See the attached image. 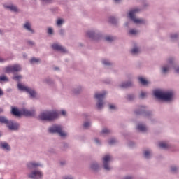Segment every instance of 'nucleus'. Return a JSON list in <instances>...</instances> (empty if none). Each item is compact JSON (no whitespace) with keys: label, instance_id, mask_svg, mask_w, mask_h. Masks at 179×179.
Here are the masks:
<instances>
[{"label":"nucleus","instance_id":"35","mask_svg":"<svg viewBox=\"0 0 179 179\" xmlns=\"http://www.w3.org/2000/svg\"><path fill=\"white\" fill-rule=\"evenodd\" d=\"M13 79H15V80H20V79H22V76H15L13 77Z\"/></svg>","mask_w":179,"mask_h":179},{"label":"nucleus","instance_id":"36","mask_svg":"<svg viewBox=\"0 0 179 179\" xmlns=\"http://www.w3.org/2000/svg\"><path fill=\"white\" fill-rule=\"evenodd\" d=\"M167 71H169V67L168 66H164L162 69V71L164 73H166V72H167Z\"/></svg>","mask_w":179,"mask_h":179},{"label":"nucleus","instance_id":"41","mask_svg":"<svg viewBox=\"0 0 179 179\" xmlns=\"http://www.w3.org/2000/svg\"><path fill=\"white\" fill-rule=\"evenodd\" d=\"M110 110H115V106L114 105H110L109 106Z\"/></svg>","mask_w":179,"mask_h":179},{"label":"nucleus","instance_id":"60","mask_svg":"<svg viewBox=\"0 0 179 179\" xmlns=\"http://www.w3.org/2000/svg\"><path fill=\"white\" fill-rule=\"evenodd\" d=\"M0 136H1V134H0Z\"/></svg>","mask_w":179,"mask_h":179},{"label":"nucleus","instance_id":"4","mask_svg":"<svg viewBox=\"0 0 179 179\" xmlns=\"http://www.w3.org/2000/svg\"><path fill=\"white\" fill-rule=\"evenodd\" d=\"M49 132L50 134H59L62 138L66 136V133L62 131V127L59 125H55L49 128Z\"/></svg>","mask_w":179,"mask_h":179},{"label":"nucleus","instance_id":"56","mask_svg":"<svg viewBox=\"0 0 179 179\" xmlns=\"http://www.w3.org/2000/svg\"><path fill=\"white\" fill-rule=\"evenodd\" d=\"M55 69V71H57V70H58L59 69L58 68H56V69Z\"/></svg>","mask_w":179,"mask_h":179},{"label":"nucleus","instance_id":"29","mask_svg":"<svg viewBox=\"0 0 179 179\" xmlns=\"http://www.w3.org/2000/svg\"><path fill=\"white\" fill-rule=\"evenodd\" d=\"M62 23H64V20H62V19L57 20V26H61V24H62Z\"/></svg>","mask_w":179,"mask_h":179},{"label":"nucleus","instance_id":"13","mask_svg":"<svg viewBox=\"0 0 179 179\" xmlns=\"http://www.w3.org/2000/svg\"><path fill=\"white\" fill-rule=\"evenodd\" d=\"M0 146L2 148V149H6V150H10V147L8 143H1Z\"/></svg>","mask_w":179,"mask_h":179},{"label":"nucleus","instance_id":"25","mask_svg":"<svg viewBox=\"0 0 179 179\" xmlns=\"http://www.w3.org/2000/svg\"><path fill=\"white\" fill-rule=\"evenodd\" d=\"M40 61V59H36L35 57H33L30 60L31 64H36V62H38Z\"/></svg>","mask_w":179,"mask_h":179},{"label":"nucleus","instance_id":"32","mask_svg":"<svg viewBox=\"0 0 179 179\" xmlns=\"http://www.w3.org/2000/svg\"><path fill=\"white\" fill-rule=\"evenodd\" d=\"M102 63L103 64V65H111V63L108 60H103Z\"/></svg>","mask_w":179,"mask_h":179},{"label":"nucleus","instance_id":"12","mask_svg":"<svg viewBox=\"0 0 179 179\" xmlns=\"http://www.w3.org/2000/svg\"><path fill=\"white\" fill-rule=\"evenodd\" d=\"M52 48L55 50L56 51H61V52H66V50L64 48V47L58 45V44H53L52 45Z\"/></svg>","mask_w":179,"mask_h":179},{"label":"nucleus","instance_id":"21","mask_svg":"<svg viewBox=\"0 0 179 179\" xmlns=\"http://www.w3.org/2000/svg\"><path fill=\"white\" fill-rule=\"evenodd\" d=\"M132 86V83H126L121 85V87L127 88V87H131Z\"/></svg>","mask_w":179,"mask_h":179},{"label":"nucleus","instance_id":"38","mask_svg":"<svg viewBox=\"0 0 179 179\" xmlns=\"http://www.w3.org/2000/svg\"><path fill=\"white\" fill-rule=\"evenodd\" d=\"M115 143V139H111L109 141V145H114Z\"/></svg>","mask_w":179,"mask_h":179},{"label":"nucleus","instance_id":"14","mask_svg":"<svg viewBox=\"0 0 179 179\" xmlns=\"http://www.w3.org/2000/svg\"><path fill=\"white\" fill-rule=\"evenodd\" d=\"M137 129H138V131H141V132H146V131H148V129L143 124H138Z\"/></svg>","mask_w":179,"mask_h":179},{"label":"nucleus","instance_id":"37","mask_svg":"<svg viewBox=\"0 0 179 179\" xmlns=\"http://www.w3.org/2000/svg\"><path fill=\"white\" fill-rule=\"evenodd\" d=\"M141 99H143L144 97H146V92H141L140 94Z\"/></svg>","mask_w":179,"mask_h":179},{"label":"nucleus","instance_id":"57","mask_svg":"<svg viewBox=\"0 0 179 179\" xmlns=\"http://www.w3.org/2000/svg\"><path fill=\"white\" fill-rule=\"evenodd\" d=\"M141 108L144 109V108H145V107H143V106H141Z\"/></svg>","mask_w":179,"mask_h":179},{"label":"nucleus","instance_id":"54","mask_svg":"<svg viewBox=\"0 0 179 179\" xmlns=\"http://www.w3.org/2000/svg\"><path fill=\"white\" fill-rule=\"evenodd\" d=\"M171 62H173V61L171 59H169V63L171 64Z\"/></svg>","mask_w":179,"mask_h":179},{"label":"nucleus","instance_id":"39","mask_svg":"<svg viewBox=\"0 0 179 179\" xmlns=\"http://www.w3.org/2000/svg\"><path fill=\"white\" fill-rule=\"evenodd\" d=\"M171 171H172L173 173L177 171V167H176V166H172V167H171Z\"/></svg>","mask_w":179,"mask_h":179},{"label":"nucleus","instance_id":"30","mask_svg":"<svg viewBox=\"0 0 179 179\" xmlns=\"http://www.w3.org/2000/svg\"><path fill=\"white\" fill-rule=\"evenodd\" d=\"M83 127L85 129L89 128V127H90V122H85L84 124H83Z\"/></svg>","mask_w":179,"mask_h":179},{"label":"nucleus","instance_id":"7","mask_svg":"<svg viewBox=\"0 0 179 179\" xmlns=\"http://www.w3.org/2000/svg\"><path fill=\"white\" fill-rule=\"evenodd\" d=\"M106 94H107V92H103L102 94H95L94 95L95 99H97L98 100V103L96 106L99 110L103 108V104H104L103 102V99H104Z\"/></svg>","mask_w":179,"mask_h":179},{"label":"nucleus","instance_id":"9","mask_svg":"<svg viewBox=\"0 0 179 179\" xmlns=\"http://www.w3.org/2000/svg\"><path fill=\"white\" fill-rule=\"evenodd\" d=\"M111 160V157L110 155H106L103 158V167L105 170H110V166H108V162Z\"/></svg>","mask_w":179,"mask_h":179},{"label":"nucleus","instance_id":"20","mask_svg":"<svg viewBox=\"0 0 179 179\" xmlns=\"http://www.w3.org/2000/svg\"><path fill=\"white\" fill-rule=\"evenodd\" d=\"M159 147L162 148V149H167L169 148V145L166 143L162 142L159 143Z\"/></svg>","mask_w":179,"mask_h":179},{"label":"nucleus","instance_id":"22","mask_svg":"<svg viewBox=\"0 0 179 179\" xmlns=\"http://www.w3.org/2000/svg\"><path fill=\"white\" fill-rule=\"evenodd\" d=\"M131 54H138V52H139V48H134L131 50Z\"/></svg>","mask_w":179,"mask_h":179},{"label":"nucleus","instance_id":"53","mask_svg":"<svg viewBox=\"0 0 179 179\" xmlns=\"http://www.w3.org/2000/svg\"><path fill=\"white\" fill-rule=\"evenodd\" d=\"M115 1V2H120V1H121V0H114Z\"/></svg>","mask_w":179,"mask_h":179},{"label":"nucleus","instance_id":"55","mask_svg":"<svg viewBox=\"0 0 179 179\" xmlns=\"http://www.w3.org/2000/svg\"><path fill=\"white\" fill-rule=\"evenodd\" d=\"M3 60L1 59V58H0V62H2Z\"/></svg>","mask_w":179,"mask_h":179},{"label":"nucleus","instance_id":"58","mask_svg":"<svg viewBox=\"0 0 179 179\" xmlns=\"http://www.w3.org/2000/svg\"><path fill=\"white\" fill-rule=\"evenodd\" d=\"M62 31H64L61 30V31H60V33H62Z\"/></svg>","mask_w":179,"mask_h":179},{"label":"nucleus","instance_id":"23","mask_svg":"<svg viewBox=\"0 0 179 179\" xmlns=\"http://www.w3.org/2000/svg\"><path fill=\"white\" fill-rule=\"evenodd\" d=\"M0 80L1 82H8V77L6 76H0Z\"/></svg>","mask_w":179,"mask_h":179},{"label":"nucleus","instance_id":"3","mask_svg":"<svg viewBox=\"0 0 179 179\" xmlns=\"http://www.w3.org/2000/svg\"><path fill=\"white\" fill-rule=\"evenodd\" d=\"M36 112L34 110H29L22 109L19 111L16 108H12V115L15 117H20L21 115H25V117H34Z\"/></svg>","mask_w":179,"mask_h":179},{"label":"nucleus","instance_id":"2","mask_svg":"<svg viewBox=\"0 0 179 179\" xmlns=\"http://www.w3.org/2000/svg\"><path fill=\"white\" fill-rule=\"evenodd\" d=\"M40 120L42 121H54L58 118V113L57 111H45L39 115Z\"/></svg>","mask_w":179,"mask_h":179},{"label":"nucleus","instance_id":"11","mask_svg":"<svg viewBox=\"0 0 179 179\" xmlns=\"http://www.w3.org/2000/svg\"><path fill=\"white\" fill-rule=\"evenodd\" d=\"M7 127L12 131H16V129H19V124L17 123H13L12 121H8V123H7Z\"/></svg>","mask_w":179,"mask_h":179},{"label":"nucleus","instance_id":"10","mask_svg":"<svg viewBox=\"0 0 179 179\" xmlns=\"http://www.w3.org/2000/svg\"><path fill=\"white\" fill-rule=\"evenodd\" d=\"M29 177L33 179H40L41 177H43V173L38 171H35L29 174Z\"/></svg>","mask_w":179,"mask_h":179},{"label":"nucleus","instance_id":"31","mask_svg":"<svg viewBox=\"0 0 179 179\" xmlns=\"http://www.w3.org/2000/svg\"><path fill=\"white\" fill-rule=\"evenodd\" d=\"M97 167H99V165L97 164H93L92 166H91V168L93 169V170H96L97 169Z\"/></svg>","mask_w":179,"mask_h":179},{"label":"nucleus","instance_id":"16","mask_svg":"<svg viewBox=\"0 0 179 179\" xmlns=\"http://www.w3.org/2000/svg\"><path fill=\"white\" fill-rule=\"evenodd\" d=\"M138 80H139L140 83H141V85H143V86H146V85H148V83H149V82L148 80H146V79H145L142 77H139Z\"/></svg>","mask_w":179,"mask_h":179},{"label":"nucleus","instance_id":"42","mask_svg":"<svg viewBox=\"0 0 179 179\" xmlns=\"http://www.w3.org/2000/svg\"><path fill=\"white\" fill-rule=\"evenodd\" d=\"M48 34H52V29L49 28V29H48Z\"/></svg>","mask_w":179,"mask_h":179},{"label":"nucleus","instance_id":"8","mask_svg":"<svg viewBox=\"0 0 179 179\" xmlns=\"http://www.w3.org/2000/svg\"><path fill=\"white\" fill-rule=\"evenodd\" d=\"M5 71L6 73H10V72H19L22 71V66H20L19 64L9 66L6 67Z\"/></svg>","mask_w":179,"mask_h":179},{"label":"nucleus","instance_id":"28","mask_svg":"<svg viewBox=\"0 0 179 179\" xmlns=\"http://www.w3.org/2000/svg\"><path fill=\"white\" fill-rule=\"evenodd\" d=\"M105 40H106V41H113L114 37H113V36H106V37L105 38Z\"/></svg>","mask_w":179,"mask_h":179},{"label":"nucleus","instance_id":"18","mask_svg":"<svg viewBox=\"0 0 179 179\" xmlns=\"http://www.w3.org/2000/svg\"><path fill=\"white\" fill-rule=\"evenodd\" d=\"M0 122H1V124H6L8 125L9 120H8V119H6L5 117H0Z\"/></svg>","mask_w":179,"mask_h":179},{"label":"nucleus","instance_id":"24","mask_svg":"<svg viewBox=\"0 0 179 179\" xmlns=\"http://www.w3.org/2000/svg\"><path fill=\"white\" fill-rule=\"evenodd\" d=\"M109 22H110V23H113L114 24L117 23V20H115V17H110L109 18Z\"/></svg>","mask_w":179,"mask_h":179},{"label":"nucleus","instance_id":"43","mask_svg":"<svg viewBox=\"0 0 179 179\" xmlns=\"http://www.w3.org/2000/svg\"><path fill=\"white\" fill-rule=\"evenodd\" d=\"M43 2H45V3H50L51 2V0H41Z\"/></svg>","mask_w":179,"mask_h":179},{"label":"nucleus","instance_id":"40","mask_svg":"<svg viewBox=\"0 0 179 179\" xmlns=\"http://www.w3.org/2000/svg\"><path fill=\"white\" fill-rule=\"evenodd\" d=\"M127 99L128 100H134V95H128Z\"/></svg>","mask_w":179,"mask_h":179},{"label":"nucleus","instance_id":"15","mask_svg":"<svg viewBox=\"0 0 179 179\" xmlns=\"http://www.w3.org/2000/svg\"><path fill=\"white\" fill-rule=\"evenodd\" d=\"M6 9H10V10H12L13 12H17V7L11 5V6H5Z\"/></svg>","mask_w":179,"mask_h":179},{"label":"nucleus","instance_id":"26","mask_svg":"<svg viewBox=\"0 0 179 179\" xmlns=\"http://www.w3.org/2000/svg\"><path fill=\"white\" fill-rule=\"evenodd\" d=\"M87 36L88 37H90V38H93V37H94V33L92 31H89L87 32Z\"/></svg>","mask_w":179,"mask_h":179},{"label":"nucleus","instance_id":"17","mask_svg":"<svg viewBox=\"0 0 179 179\" xmlns=\"http://www.w3.org/2000/svg\"><path fill=\"white\" fill-rule=\"evenodd\" d=\"M38 166H40V164L35 162H29L27 164L29 169H34V167H38Z\"/></svg>","mask_w":179,"mask_h":179},{"label":"nucleus","instance_id":"6","mask_svg":"<svg viewBox=\"0 0 179 179\" xmlns=\"http://www.w3.org/2000/svg\"><path fill=\"white\" fill-rule=\"evenodd\" d=\"M17 87L19 89V90H22V92H27V93H29L31 96V97H36V91H34V90H31L28 87H26L23 85H22V83H19L17 84Z\"/></svg>","mask_w":179,"mask_h":179},{"label":"nucleus","instance_id":"51","mask_svg":"<svg viewBox=\"0 0 179 179\" xmlns=\"http://www.w3.org/2000/svg\"><path fill=\"white\" fill-rule=\"evenodd\" d=\"M131 178H131L130 176H127L125 178V179H131Z\"/></svg>","mask_w":179,"mask_h":179},{"label":"nucleus","instance_id":"47","mask_svg":"<svg viewBox=\"0 0 179 179\" xmlns=\"http://www.w3.org/2000/svg\"><path fill=\"white\" fill-rule=\"evenodd\" d=\"M95 142H96V143H100V141L97 138H95Z\"/></svg>","mask_w":179,"mask_h":179},{"label":"nucleus","instance_id":"45","mask_svg":"<svg viewBox=\"0 0 179 179\" xmlns=\"http://www.w3.org/2000/svg\"><path fill=\"white\" fill-rule=\"evenodd\" d=\"M171 38H176L177 34H173V35H171Z\"/></svg>","mask_w":179,"mask_h":179},{"label":"nucleus","instance_id":"5","mask_svg":"<svg viewBox=\"0 0 179 179\" xmlns=\"http://www.w3.org/2000/svg\"><path fill=\"white\" fill-rule=\"evenodd\" d=\"M138 12H139V9L138 8L131 10L129 13V17H130L131 20H133L134 23H140V24L145 23V20L135 17V13H138Z\"/></svg>","mask_w":179,"mask_h":179},{"label":"nucleus","instance_id":"59","mask_svg":"<svg viewBox=\"0 0 179 179\" xmlns=\"http://www.w3.org/2000/svg\"><path fill=\"white\" fill-rule=\"evenodd\" d=\"M61 164L62 165V164H62V162Z\"/></svg>","mask_w":179,"mask_h":179},{"label":"nucleus","instance_id":"52","mask_svg":"<svg viewBox=\"0 0 179 179\" xmlns=\"http://www.w3.org/2000/svg\"><path fill=\"white\" fill-rule=\"evenodd\" d=\"M3 111V109H2L1 108H0V113H2Z\"/></svg>","mask_w":179,"mask_h":179},{"label":"nucleus","instance_id":"49","mask_svg":"<svg viewBox=\"0 0 179 179\" xmlns=\"http://www.w3.org/2000/svg\"><path fill=\"white\" fill-rule=\"evenodd\" d=\"M136 114H142V111H140V112L136 111Z\"/></svg>","mask_w":179,"mask_h":179},{"label":"nucleus","instance_id":"27","mask_svg":"<svg viewBox=\"0 0 179 179\" xmlns=\"http://www.w3.org/2000/svg\"><path fill=\"white\" fill-rule=\"evenodd\" d=\"M144 156L146 159H149V157H150V152L149 151H145L144 152Z\"/></svg>","mask_w":179,"mask_h":179},{"label":"nucleus","instance_id":"33","mask_svg":"<svg viewBox=\"0 0 179 179\" xmlns=\"http://www.w3.org/2000/svg\"><path fill=\"white\" fill-rule=\"evenodd\" d=\"M101 134H110V130L107 129H103L101 131Z\"/></svg>","mask_w":179,"mask_h":179},{"label":"nucleus","instance_id":"46","mask_svg":"<svg viewBox=\"0 0 179 179\" xmlns=\"http://www.w3.org/2000/svg\"><path fill=\"white\" fill-rule=\"evenodd\" d=\"M0 96H3V91L0 88Z\"/></svg>","mask_w":179,"mask_h":179},{"label":"nucleus","instance_id":"44","mask_svg":"<svg viewBox=\"0 0 179 179\" xmlns=\"http://www.w3.org/2000/svg\"><path fill=\"white\" fill-rule=\"evenodd\" d=\"M61 114H62V115H66V111H65V110H62V111H61Z\"/></svg>","mask_w":179,"mask_h":179},{"label":"nucleus","instance_id":"1","mask_svg":"<svg viewBox=\"0 0 179 179\" xmlns=\"http://www.w3.org/2000/svg\"><path fill=\"white\" fill-rule=\"evenodd\" d=\"M154 96L158 100H164V101H170L173 99V93L171 92H164L160 90H155Z\"/></svg>","mask_w":179,"mask_h":179},{"label":"nucleus","instance_id":"34","mask_svg":"<svg viewBox=\"0 0 179 179\" xmlns=\"http://www.w3.org/2000/svg\"><path fill=\"white\" fill-rule=\"evenodd\" d=\"M137 33H138V31H136L135 29H131L129 31L130 34H136Z\"/></svg>","mask_w":179,"mask_h":179},{"label":"nucleus","instance_id":"50","mask_svg":"<svg viewBox=\"0 0 179 179\" xmlns=\"http://www.w3.org/2000/svg\"><path fill=\"white\" fill-rule=\"evenodd\" d=\"M64 179H72V178L69 177V176H67Z\"/></svg>","mask_w":179,"mask_h":179},{"label":"nucleus","instance_id":"48","mask_svg":"<svg viewBox=\"0 0 179 179\" xmlns=\"http://www.w3.org/2000/svg\"><path fill=\"white\" fill-rule=\"evenodd\" d=\"M28 43H29V44H30L31 45H33L34 44V43H33L32 41H29Z\"/></svg>","mask_w":179,"mask_h":179},{"label":"nucleus","instance_id":"19","mask_svg":"<svg viewBox=\"0 0 179 179\" xmlns=\"http://www.w3.org/2000/svg\"><path fill=\"white\" fill-rule=\"evenodd\" d=\"M24 27L29 31H31V33H34L33 29H31V28L30 27V23L29 22L25 23L24 25Z\"/></svg>","mask_w":179,"mask_h":179}]
</instances>
